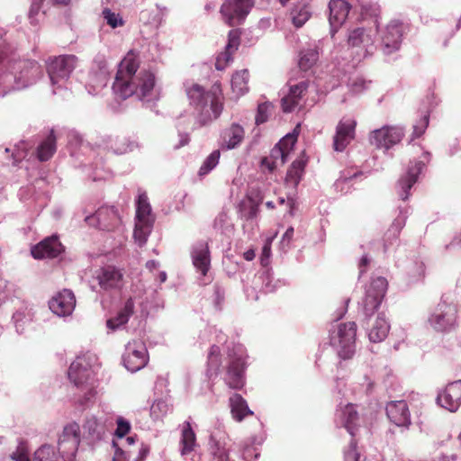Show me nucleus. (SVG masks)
I'll return each mask as SVG.
<instances>
[{
    "label": "nucleus",
    "instance_id": "obj_1",
    "mask_svg": "<svg viewBox=\"0 0 461 461\" xmlns=\"http://www.w3.org/2000/svg\"><path fill=\"white\" fill-rule=\"evenodd\" d=\"M138 54L130 50L118 65V70L113 84V90L122 99L135 96L142 102L158 99V94L155 88V75L146 69L140 70Z\"/></svg>",
    "mask_w": 461,
    "mask_h": 461
},
{
    "label": "nucleus",
    "instance_id": "obj_2",
    "mask_svg": "<svg viewBox=\"0 0 461 461\" xmlns=\"http://www.w3.org/2000/svg\"><path fill=\"white\" fill-rule=\"evenodd\" d=\"M185 93L190 104L199 113L201 125H205L221 115L223 96L220 84L215 83L210 90L205 91L202 86L193 83L185 87Z\"/></svg>",
    "mask_w": 461,
    "mask_h": 461
},
{
    "label": "nucleus",
    "instance_id": "obj_3",
    "mask_svg": "<svg viewBox=\"0 0 461 461\" xmlns=\"http://www.w3.org/2000/svg\"><path fill=\"white\" fill-rule=\"evenodd\" d=\"M458 308L452 303L441 300L430 313L428 322L438 332H450L458 327Z\"/></svg>",
    "mask_w": 461,
    "mask_h": 461
},
{
    "label": "nucleus",
    "instance_id": "obj_4",
    "mask_svg": "<svg viewBox=\"0 0 461 461\" xmlns=\"http://www.w3.org/2000/svg\"><path fill=\"white\" fill-rule=\"evenodd\" d=\"M357 325L353 321L341 323L338 330L330 336V344L336 348L339 357L350 359L355 354Z\"/></svg>",
    "mask_w": 461,
    "mask_h": 461
},
{
    "label": "nucleus",
    "instance_id": "obj_5",
    "mask_svg": "<svg viewBox=\"0 0 461 461\" xmlns=\"http://www.w3.org/2000/svg\"><path fill=\"white\" fill-rule=\"evenodd\" d=\"M68 378L77 387H84L87 390L86 400L94 397L95 391L93 382V371L89 363L84 357H77L68 368Z\"/></svg>",
    "mask_w": 461,
    "mask_h": 461
},
{
    "label": "nucleus",
    "instance_id": "obj_6",
    "mask_svg": "<svg viewBox=\"0 0 461 461\" xmlns=\"http://www.w3.org/2000/svg\"><path fill=\"white\" fill-rule=\"evenodd\" d=\"M225 383L231 389H241L245 384L246 359L235 349L228 350Z\"/></svg>",
    "mask_w": 461,
    "mask_h": 461
},
{
    "label": "nucleus",
    "instance_id": "obj_7",
    "mask_svg": "<svg viewBox=\"0 0 461 461\" xmlns=\"http://www.w3.org/2000/svg\"><path fill=\"white\" fill-rule=\"evenodd\" d=\"M253 5V0H226L221 7V14L230 26H235L245 20Z\"/></svg>",
    "mask_w": 461,
    "mask_h": 461
},
{
    "label": "nucleus",
    "instance_id": "obj_8",
    "mask_svg": "<svg viewBox=\"0 0 461 461\" xmlns=\"http://www.w3.org/2000/svg\"><path fill=\"white\" fill-rule=\"evenodd\" d=\"M77 63L75 55H60L53 58L48 65V74L52 85L67 80Z\"/></svg>",
    "mask_w": 461,
    "mask_h": 461
},
{
    "label": "nucleus",
    "instance_id": "obj_9",
    "mask_svg": "<svg viewBox=\"0 0 461 461\" xmlns=\"http://www.w3.org/2000/svg\"><path fill=\"white\" fill-rule=\"evenodd\" d=\"M80 444V429L76 422L66 425L58 440L59 451L64 458L75 456Z\"/></svg>",
    "mask_w": 461,
    "mask_h": 461
},
{
    "label": "nucleus",
    "instance_id": "obj_10",
    "mask_svg": "<svg viewBox=\"0 0 461 461\" xmlns=\"http://www.w3.org/2000/svg\"><path fill=\"white\" fill-rule=\"evenodd\" d=\"M404 136L402 128L386 125L370 133V143L377 149H389L401 142Z\"/></svg>",
    "mask_w": 461,
    "mask_h": 461
},
{
    "label": "nucleus",
    "instance_id": "obj_11",
    "mask_svg": "<svg viewBox=\"0 0 461 461\" xmlns=\"http://www.w3.org/2000/svg\"><path fill=\"white\" fill-rule=\"evenodd\" d=\"M387 280L378 276L372 280L368 286L364 300V312L366 315H371L380 306L387 290Z\"/></svg>",
    "mask_w": 461,
    "mask_h": 461
},
{
    "label": "nucleus",
    "instance_id": "obj_12",
    "mask_svg": "<svg viewBox=\"0 0 461 461\" xmlns=\"http://www.w3.org/2000/svg\"><path fill=\"white\" fill-rule=\"evenodd\" d=\"M148 352L144 344L140 341L130 342L123 357L125 367L131 372H137L146 366Z\"/></svg>",
    "mask_w": 461,
    "mask_h": 461
},
{
    "label": "nucleus",
    "instance_id": "obj_13",
    "mask_svg": "<svg viewBox=\"0 0 461 461\" xmlns=\"http://www.w3.org/2000/svg\"><path fill=\"white\" fill-rule=\"evenodd\" d=\"M403 34V24L399 21H391L382 32V50L385 55L400 49Z\"/></svg>",
    "mask_w": 461,
    "mask_h": 461
},
{
    "label": "nucleus",
    "instance_id": "obj_14",
    "mask_svg": "<svg viewBox=\"0 0 461 461\" xmlns=\"http://www.w3.org/2000/svg\"><path fill=\"white\" fill-rule=\"evenodd\" d=\"M357 122L352 118H343L336 127L333 138V149L336 151H343L355 139Z\"/></svg>",
    "mask_w": 461,
    "mask_h": 461
},
{
    "label": "nucleus",
    "instance_id": "obj_15",
    "mask_svg": "<svg viewBox=\"0 0 461 461\" xmlns=\"http://www.w3.org/2000/svg\"><path fill=\"white\" fill-rule=\"evenodd\" d=\"M98 285L103 290H120L123 286V273L113 266H106L96 272Z\"/></svg>",
    "mask_w": 461,
    "mask_h": 461
},
{
    "label": "nucleus",
    "instance_id": "obj_16",
    "mask_svg": "<svg viewBox=\"0 0 461 461\" xmlns=\"http://www.w3.org/2000/svg\"><path fill=\"white\" fill-rule=\"evenodd\" d=\"M76 306V297L69 289H63L49 302L50 311L58 316L70 315Z\"/></svg>",
    "mask_w": 461,
    "mask_h": 461
},
{
    "label": "nucleus",
    "instance_id": "obj_17",
    "mask_svg": "<svg viewBox=\"0 0 461 461\" xmlns=\"http://www.w3.org/2000/svg\"><path fill=\"white\" fill-rule=\"evenodd\" d=\"M438 403L449 411H456L461 405V380L449 383L438 395Z\"/></svg>",
    "mask_w": 461,
    "mask_h": 461
},
{
    "label": "nucleus",
    "instance_id": "obj_18",
    "mask_svg": "<svg viewBox=\"0 0 461 461\" xmlns=\"http://www.w3.org/2000/svg\"><path fill=\"white\" fill-rule=\"evenodd\" d=\"M388 419L399 427H408L411 424V413L405 401H392L386 404Z\"/></svg>",
    "mask_w": 461,
    "mask_h": 461
},
{
    "label": "nucleus",
    "instance_id": "obj_19",
    "mask_svg": "<svg viewBox=\"0 0 461 461\" xmlns=\"http://www.w3.org/2000/svg\"><path fill=\"white\" fill-rule=\"evenodd\" d=\"M63 251V246L57 236L44 239L32 249L34 258H56Z\"/></svg>",
    "mask_w": 461,
    "mask_h": 461
},
{
    "label": "nucleus",
    "instance_id": "obj_20",
    "mask_svg": "<svg viewBox=\"0 0 461 461\" xmlns=\"http://www.w3.org/2000/svg\"><path fill=\"white\" fill-rule=\"evenodd\" d=\"M240 32L239 30L234 29L230 31L228 35V43L224 51L218 54L215 61V68L217 70H223L232 60L233 54L237 51L240 43Z\"/></svg>",
    "mask_w": 461,
    "mask_h": 461
},
{
    "label": "nucleus",
    "instance_id": "obj_21",
    "mask_svg": "<svg viewBox=\"0 0 461 461\" xmlns=\"http://www.w3.org/2000/svg\"><path fill=\"white\" fill-rule=\"evenodd\" d=\"M374 38L375 32L371 29L357 28L350 32L348 42L353 48H359L364 50L366 53H370L375 43Z\"/></svg>",
    "mask_w": 461,
    "mask_h": 461
},
{
    "label": "nucleus",
    "instance_id": "obj_22",
    "mask_svg": "<svg viewBox=\"0 0 461 461\" xmlns=\"http://www.w3.org/2000/svg\"><path fill=\"white\" fill-rule=\"evenodd\" d=\"M98 226L102 230H113L121 224V216L114 206H102L95 213Z\"/></svg>",
    "mask_w": 461,
    "mask_h": 461
},
{
    "label": "nucleus",
    "instance_id": "obj_23",
    "mask_svg": "<svg viewBox=\"0 0 461 461\" xmlns=\"http://www.w3.org/2000/svg\"><path fill=\"white\" fill-rule=\"evenodd\" d=\"M330 8V23L331 32L334 33L338 28L346 21L350 5L345 0H330L329 4Z\"/></svg>",
    "mask_w": 461,
    "mask_h": 461
},
{
    "label": "nucleus",
    "instance_id": "obj_24",
    "mask_svg": "<svg viewBox=\"0 0 461 461\" xmlns=\"http://www.w3.org/2000/svg\"><path fill=\"white\" fill-rule=\"evenodd\" d=\"M308 89V83L302 81L291 86L289 92L281 100L282 109L285 113L292 112L300 103Z\"/></svg>",
    "mask_w": 461,
    "mask_h": 461
},
{
    "label": "nucleus",
    "instance_id": "obj_25",
    "mask_svg": "<svg viewBox=\"0 0 461 461\" xmlns=\"http://www.w3.org/2000/svg\"><path fill=\"white\" fill-rule=\"evenodd\" d=\"M193 264L203 276H206L211 266L208 242L199 243L192 251Z\"/></svg>",
    "mask_w": 461,
    "mask_h": 461
},
{
    "label": "nucleus",
    "instance_id": "obj_26",
    "mask_svg": "<svg viewBox=\"0 0 461 461\" xmlns=\"http://www.w3.org/2000/svg\"><path fill=\"white\" fill-rule=\"evenodd\" d=\"M424 164L421 161L415 162L414 166L411 167L407 175L399 180L401 192L399 193L401 198L404 201L409 196V190L417 182L418 176L421 172Z\"/></svg>",
    "mask_w": 461,
    "mask_h": 461
},
{
    "label": "nucleus",
    "instance_id": "obj_27",
    "mask_svg": "<svg viewBox=\"0 0 461 461\" xmlns=\"http://www.w3.org/2000/svg\"><path fill=\"white\" fill-rule=\"evenodd\" d=\"M390 326L383 314H378L370 326L368 337L374 343L383 341L388 335Z\"/></svg>",
    "mask_w": 461,
    "mask_h": 461
},
{
    "label": "nucleus",
    "instance_id": "obj_28",
    "mask_svg": "<svg viewBox=\"0 0 461 461\" xmlns=\"http://www.w3.org/2000/svg\"><path fill=\"white\" fill-rule=\"evenodd\" d=\"M244 135V129L240 125L233 123L222 132L223 144L229 149H234L242 142Z\"/></svg>",
    "mask_w": 461,
    "mask_h": 461
},
{
    "label": "nucleus",
    "instance_id": "obj_29",
    "mask_svg": "<svg viewBox=\"0 0 461 461\" xmlns=\"http://www.w3.org/2000/svg\"><path fill=\"white\" fill-rule=\"evenodd\" d=\"M134 310V303L131 298L128 299L123 308L113 318L107 321L106 325L109 329L114 330L122 325L128 322L129 318L132 315Z\"/></svg>",
    "mask_w": 461,
    "mask_h": 461
},
{
    "label": "nucleus",
    "instance_id": "obj_30",
    "mask_svg": "<svg viewBox=\"0 0 461 461\" xmlns=\"http://www.w3.org/2000/svg\"><path fill=\"white\" fill-rule=\"evenodd\" d=\"M221 353L217 345H212L208 353L206 374L209 378L216 377L221 373Z\"/></svg>",
    "mask_w": 461,
    "mask_h": 461
},
{
    "label": "nucleus",
    "instance_id": "obj_31",
    "mask_svg": "<svg viewBox=\"0 0 461 461\" xmlns=\"http://www.w3.org/2000/svg\"><path fill=\"white\" fill-rule=\"evenodd\" d=\"M227 444L225 437L220 438H216L214 436L211 437V453L214 461H230V448Z\"/></svg>",
    "mask_w": 461,
    "mask_h": 461
},
{
    "label": "nucleus",
    "instance_id": "obj_32",
    "mask_svg": "<svg viewBox=\"0 0 461 461\" xmlns=\"http://www.w3.org/2000/svg\"><path fill=\"white\" fill-rule=\"evenodd\" d=\"M181 454L183 456L188 455L194 450L196 445V436L192 429L190 422L184 423L181 435Z\"/></svg>",
    "mask_w": 461,
    "mask_h": 461
},
{
    "label": "nucleus",
    "instance_id": "obj_33",
    "mask_svg": "<svg viewBox=\"0 0 461 461\" xmlns=\"http://www.w3.org/2000/svg\"><path fill=\"white\" fill-rule=\"evenodd\" d=\"M231 413L235 420L241 421L245 417L251 415L252 411L249 409L246 401L241 395L235 393L230 398Z\"/></svg>",
    "mask_w": 461,
    "mask_h": 461
},
{
    "label": "nucleus",
    "instance_id": "obj_34",
    "mask_svg": "<svg viewBox=\"0 0 461 461\" xmlns=\"http://www.w3.org/2000/svg\"><path fill=\"white\" fill-rule=\"evenodd\" d=\"M56 136L51 130L48 137L39 145L37 157L41 161L49 160L56 152Z\"/></svg>",
    "mask_w": 461,
    "mask_h": 461
},
{
    "label": "nucleus",
    "instance_id": "obj_35",
    "mask_svg": "<svg viewBox=\"0 0 461 461\" xmlns=\"http://www.w3.org/2000/svg\"><path fill=\"white\" fill-rule=\"evenodd\" d=\"M342 422L348 433L354 437L357 430L358 414L353 404H348L342 411Z\"/></svg>",
    "mask_w": 461,
    "mask_h": 461
},
{
    "label": "nucleus",
    "instance_id": "obj_36",
    "mask_svg": "<svg viewBox=\"0 0 461 461\" xmlns=\"http://www.w3.org/2000/svg\"><path fill=\"white\" fill-rule=\"evenodd\" d=\"M249 73L248 69H242L236 72L231 78V88L238 96L243 95L248 92Z\"/></svg>",
    "mask_w": 461,
    "mask_h": 461
},
{
    "label": "nucleus",
    "instance_id": "obj_37",
    "mask_svg": "<svg viewBox=\"0 0 461 461\" xmlns=\"http://www.w3.org/2000/svg\"><path fill=\"white\" fill-rule=\"evenodd\" d=\"M287 157V154H285L280 147L276 145L272 149L270 156L262 159V165L267 167L269 171H273L278 165H285Z\"/></svg>",
    "mask_w": 461,
    "mask_h": 461
},
{
    "label": "nucleus",
    "instance_id": "obj_38",
    "mask_svg": "<svg viewBox=\"0 0 461 461\" xmlns=\"http://www.w3.org/2000/svg\"><path fill=\"white\" fill-rule=\"evenodd\" d=\"M136 220L154 221L151 214V206L149 203L146 193L139 194L136 204Z\"/></svg>",
    "mask_w": 461,
    "mask_h": 461
},
{
    "label": "nucleus",
    "instance_id": "obj_39",
    "mask_svg": "<svg viewBox=\"0 0 461 461\" xmlns=\"http://www.w3.org/2000/svg\"><path fill=\"white\" fill-rule=\"evenodd\" d=\"M154 221H138L136 220L133 237L139 246H143L151 231Z\"/></svg>",
    "mask_w": 461,
    "mask_h": 461
},
{
    "label": "nucleus",
    "instance_id": "obj_40",
    "mask_svg": "<svg viewBox=\"0 0 461 461\" xmlns=\"http://www.w3.org/2000/svg\"><path fill=\"white\" fill-rule=\"evenodd\" d=\"M305 164L306 162L302 158L294 160L286 173L285 182L296 186L300 182Z\"/></svg>",
    "mask_w": 461,
    "mask_h": 461
},
{
    "label": "nucleus",
    "instance_id": "obj_41",
    "mask_svg": "<svg viewBox=\"0 0 461 461\" xmlns=\"http://www.w3.org/2000/svg\"><path fill=\"white\" fill-rule=\"evenodd\" d=\"M293 23L296 27L303 26L310 18V7L306 4H299L295 5L291 11Z\"/></svg>",
    "mask_w": 461,
    "mask_h": 461
},
{
    "label": "nucleus",
    "instance_id": "obj_42",
    "mask_svg": "<svg viewBox=\"0 0 461 461\" xmlns=\"http://www.w3.org/2000/svg\"><path fill=\"white\" fill-rule=\"evenodd\" d=\"M32 461H59V455L50 445H43L33 454Z\"/></svg>",
    "mask_w": 461,
    "mask_h": 461
},
{
    "label": "nucleus",
    "instance_id": "obj_43",
    "mask_svg": "<svg viewBox=\"0 0 461 461\" xmlns=\"http://www.w3.org/2000/svg\"><path fill=\"white\" fill-rule=\"evenodd\" d=\"M319 59V53L315 50H303L300 54L298 66L301 70L308 71L313 67Z\"/></svg>",
    "mask_w": 461,
    "mask_h": 461
},
{
    "label": "nucleus",
    "instance_id": "obj_44",
    "mask_svg": "<svg viewBox=\"0 0 461 461\" xmlns=\"http://www.w3.org/2000/svg\"><path fill=\"white\" fill-rule=\"evenodd\" d=\"M220 150H213L203 161V165L199 169V176H203L212 170L219 163Z\"/></svg>",
    "mask_w": 461,
    "mask_h": 461
},
{
    "label": "nucleus",
    "instance_id": "obj_45",
    "mask_svg": "<svg viewBox=\"0 0 461 461\" xmlns=\"http://www.w3.org/2000/svg\"><path fill=\"white\" fill-rule=\"evenodd\" d=\"M24 68H26V71L21 72V77L25 78L27 81H30L31 79L38 76L41 72L40 66L35 61L25 62Z\"/></svg>",
    "mask_w": 461,
    "mask_h": 461
},
{
    "label": "nucleus",
    "instance_id": "obj_46",
    "mask_svg": "<svg viewBox=\"0 0 461 461\" xmlns=\"http://www.w3.org/2000/svg\"><path fill=\"white\" fill-rule=\"evenodd\" d=\"M344 461H358L360 453L357 450V441L352 438L349 445L344 449Z\"/></svg>",
    "mask_w": 461,
    "mask_h": 461
},
{
    "label": "nucleus",
    "instance_id": "obj_47",
    "mask_svg": "<svg viewBox=\"0 0 461 461\" xmlns=\"http://www.w3.org/2000/svg\"><path fill=\"white\" fill-rule=\"evenodd\" d=\"M273 108V105L270 103H263L258 104V112L256 115V123L261 124L267 121L268 115Z\"/></svg>",
    "mask_w": 461,
    "mask_h": 461
},
{
    "label": "nucleus",
    "instance_id": "obj_48",
    "mask_svg": "<svg viewBox=\"0 0 461 461\" xmlns=\"http://www.w3.org/2000/svg\"><path fill=\"white\" fill-rule=\"evenodd\" d=\"M103 15L106 20L107 24H109L112 28H116L124 24L122 18L118 14L113 13L108 8H105L103 11Z\"/></svg>",
    "mask_w": 461,
    "mask_h": 461
},
{
    "label": "nucleus",
    "instance_id": "obj_49",
    "mask_svg": "<svg viewBox=\"0 0 461 461\" xmlns=\"http://www.w3.org/2000/svg\"><path fill=\"white\" fill-rule=\"evenodd\" d=\"M403 224L404 222L402 219H395L385 233L386 240L391 241V240H396L399 237V234L403 227Z\"/></svg>",
    "mask_w": 461,
    "mask_h": 461
},
{
    "label": "nucleus",
    "instance_id": "obj_50",
    "mask_svg": "<svg viewBox=\"0 0 461 461\" xmlns=\"http://www.w3.org/2000/svg\"><path fill=\"white\" fill-rule=\"evenodd\" d=\"M297 140L296 135L287 134L285 135L276 145L282 149V150L289 156L290 152Z\"/></svg>",
    "mask_w": 461,
    "mask_h": 461
},
{
    "label": "nucleus",
    "instance_id": "obj_51",
    "mask_svg": "<svg viewBox=\"0 0 461 461\" xmlns=\"http://www.w3.org/2000/svg\"><path fill=\"white\" fill-rule=\"evenodd\" d=\"M130 429H131L130 423L128 421L124 420L123 419L120 418L117 420V429L115 431V435L118 438H122L129 432Z\"/></svg>",
    "mask_w": 461,
    "mask_h": 461
},
{
    "label": "nucleus",
    "instance_id": "obj_52",
    "mask_svg": "<svg viewBox=\"0 0 461 461\" xmlns=\"http://www.w3.org/2000/svg\"><path fill=\"white\" fill-rule=\"evenodd\" d=\"M11 458L14 461H31L26 449L23 447H19L16 451L12 453Z\"/></svg>",
    "mask_w": 461,
    "mask_h": 461
},
{
    "label": "nucleus",
    "instance_id": "obj_53",
    "mask_svg": "<svg viewBox=\"0 0 461 461\" xmlns=\"http://www.w3.org/2000/svg\"><path fill=\"white\" fill-rule=\"evenodd\" d=\"M113 446L115 447L113 461H128L125 452L118 447L115 442L113 443Z\"/></svg>",
    "mask_w": 461,
    "mask_h": 461
},
{
    "label": "nucleus",
    "instance_id": "obj_54",
    "mask_svg": "<svg viewBox=\"0 0 461 461\" xmlns=\"http://www.w3.org/2000/svg\"><path fill=\"white\" fill-rule=\"evenodd\" d=\"M97 428V420L95 418H90L86 420L84 424V429L88 430L89 434H94L96 431Z\"/></svg>",
    "mask_w": 461,
    "mask_h": 461
},
{
    "label": "nucleus",
    "instance_id": "obj_55",
    "mask_svg": "<svg viewBox=\"0 0 461 461\" xmlns=\"http://www.w3.org/2000/svg\"><path fill=\"white\" fill-rule=\"evenodd\" d=\"M429 123V117L424 116L423 120L420 122V126H415L414 127V135L415 137H420L427 128Z\"/></svg>",
    "mask_w": 461,
    "mask_h": 461
},
{
    "label": "nucleus",
    "instance_id": "obj_56",
    "mask_svg": "<svg viewBox=\"0 0 461 461\" xmlns=\"http://www.w3.org/2000/svg\"><path fill=\"white\" fill-rule=\"evenodd\" d=\"M262 202V199H260L258 202L255 203L253 202V203L251 204L250 208H249V211L247 214V218L248 219H254L257 217L258 213V208H259V204L260 203Z\"/></svg>",
    "mask_w": 461,
    "mask_h": 461
},
{
    "label": "nucleus",
    "instance_id": "obj_57",
    "mask_svg": "<svg viewBox=\"0 0 461 461\" xmlns=\"http://www.w3.org/2000/svg\"><path fill=\"white\" fill-rule=\"evenodd\" d=\"M271 253V240H268L262 249L261 263L264 265L265 260L270 257Z\"/></svg>",
    "mask_w": 461,
    "mask_h": 461
},
{
    "label": "nucleus",
    "instance_id": "obj_58",
    "mask_svg": "<svg viewBox=\"0 0 461 461\" xmlns=\"http://www.w3.org/2000/svg\"><path fill=\"white\" fill-rule=\"evenodd\" d=\"M368 264H369V258H368L367 255L363 256L359 262L360 274H363L366 271V267L368 266Z\"/></svg>",
    "mask_w": 461,
    "mask_h": 461
},
{
    "label": "nucleus",
    "instance_id": "obj_59",
    "mask_svg": "<svg viewBox=\"0 0 461 461\" xmlns=\"http://www.w3.org/2000/svg\"><path fill=\"white\" fill-rule=\"evenodd\" d=\"M294 231V228L289 227L283 236V240H287L288 242H290L293 239Z\"/></svg>",
    "mask_w": 461,
    "mask_h": 461
},
{
    "label": "nucleus",
    "instance_id": "obj_60",
    "mask_svg": "<svg viewBox=\"0 0 461 461\" xmlns=\"http://www.w3.org/2000/svg\"><path fill=\"white\" fill-rule=\"evenodd\" d=\"M256 257V253H255V250L254 249H249L247 250L246 252H244L243 254V258L247 260V261H251L255 258Z\"/></svg>",
    "mask_w": 461,
    "mask_h": 461
},
{
    "label": "nucleus",
    "instance_id": "obj_61",
    "mask_svg": "<svg viewBox=\"0 0 461 461\" xmlns=\"http://www.w3.org/2000/svg\"><path fill=\"white\" fill-rule=\"evenodd\" d=\"M42 2L33 1L31 6L30 14H38L41 9V5Z\"/></svg>",
    "mask_w": 461,
    "mask_h": 461
},
{
    "label": "nucleus",
    "instance_id": "obj_62",
    "mask_svg": "<svg viewBox=\"0 0 461 461\" xmlns=\"http://www.w3.org/2000/svg\"><path fill=\"white\" fill-rule=\"evenodd\" d=\"M129 149H130V144L125 142V143L122 144V147L116 148V152L120 153V154H122V153L127 152Z\"/></svg>",
    "mask_w": 461,
    "mask_h": 461
},
{
    "label": "nucleus",
    "instance_id": "obj_63",
    "mask_svg": "<svg viewBox=\"0 0 461 461\" xmlns=\"http://www.w3.org/2000/svg\"><path fill=\"white\" fill-rule=\"evenodd\" d=\"M158 266V263L154 260H149L147 262L146 264V267L149 268V269H153V268H156Z\"/></svg>",
    "mask_w": 461,
    "mask_h": 461
},
{
    "label": "nucleus",
    "instance_id": "obj_64",
    "mask_svg": "<svg viewBox=\"0 0 461 461\" xmlns=\"http://www.w3.org/2000/svg\"><path fill=\"white\" fill-rule=\"evenodd\" d=\"M159 280L160 282H165L167 280V274L165 272H161L159 274Z\"/></svg>",
    "mask_w": 461,
    "mask_h": 461
}]
</instances>
